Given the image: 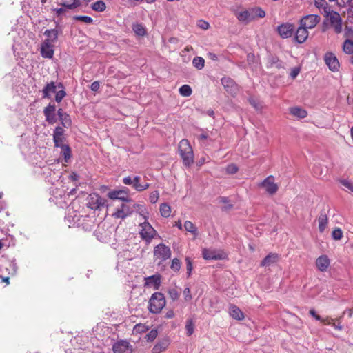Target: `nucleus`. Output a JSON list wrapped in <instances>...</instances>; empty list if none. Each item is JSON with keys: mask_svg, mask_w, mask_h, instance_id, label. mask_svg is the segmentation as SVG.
I'll return each mask as SVG.
<instances>
[{"mask_svg": "<svg viewBox=\"0 0 353 353\" xmlns=\"http://www.w3.org/2000/svg\"><path fill=\"white\" fill-rule=\"evenodd\" d=\"M114 353H132V348L126 341H120L113 345Z\"/></svg>", "mask_w": 353, "mask_h": 353, "instance_id": "14", "label": "nucleus"}, {"mask_svg": "<svg viewBox=\"0 0 353 353\" xmlns=\"http://www.w3.org/2000/svg\"><path fill=\"white\" fill-rule=\"evenodd\" d=\"M184 228L187 232L192 233L195 236H197V228L191 221H186L184 223Z\"/></svg>", "mask_w": 353, "mask_h": 353, "instance_id": "34", "label": "nucleus"}, {"mask_svg": "<svg viewBox=\"0 0 353 353\" xmlns=\"http://www.w3.org/2000/svg\"><path fill=\"white\" fill-rule=\"evenodd\" d=\"M341 183L345 188H347L351 192H353V183L347 180H342Z\"/></svg>", "mask_w": 353, "mask_h": 353, "instance_id": "57", "label": "nucleus"}, {"mask_svg": "<svg viewBox=\"0 0 353 353\" xmlns=\"http://www.w3.org/2000/svg\"><path fill=\"white\" fill-rule=\"evenodd\" d=\"M343 51L347 54H352L353 53V41L351 40H346L343 44Z\"/></svg>", "mask_w": 353, "mask_h": 353, "instance_id": "44", "label": "nucleus"}, {"mask_svg": "<svg viewBox=\"0 0 353 353\" xmlns=\"http://www.w3.org/2000/svg\"><path fill=\"white\" fill-rule=\"evenodd\" d=\"M147 330V327L145 325L142 324H137L134 327V330L137 332H144Z\"/></svg>", "mask_w": 353, "mask_h": 353, "instance_id": "56", "label": "nucleus"}, {"mask_svg": "<svg viewBox=\"0 0 353 353\" xmlns=\"http://www.w3.org/2000/svg\"><path fill=\"white\" fill-rule=\"evenodd\" d=\"M179 154L185 166H190L194 163V152L188 139H183L179 143Z\"/></svg>", "mask_w": 353, "mask_h": 353, "instance_id": "1", "label": "nucleus"}, {"mask_svg": "<svg viewBox=\"0 0 353 353\" xmlns=\"http://www.w3.org/2000/svg\"><path fill=\"white\" fill-rule=\"evenodd\" d=\"M108 196L111 199H119L121 201H129L128 194L123 190L112 191L108 192Z\"/></svg>", "mask_w": 353, "mask_h": 353, "instance_id": "24", "label": "nucleus"}, {"mask_svg": "<svg viewBox=\"0 0 353 353\" xmlns=\"http://www.w3.org/2000/svg\"><path fill=\"white\" fill-rule=\"evenodd\" d=\"M43 34L47 37L43 42L53 44L57 41L59 30L57 28L46 30Z\"/></svg>", "mask_w": 353, "mask_h": 353, "instance_id": "21", "label": "nucleus"}, {"mask_svg": "<svg viewBox=\"0 0 353 353\" xmlns=\"http://www.w3.org/2000/svg\"><path fill=\"white\" fill-rule=\"evenodd\" d=\"M252 20L256 17L263 18L265 16V12L261 8H254L251 9Z\"/></svg>", "mask_w": 353, "mask_h": 353, "instance_id": "36", "label": "nucleus"}, {"mask_svg": "<svg viewBox=\"0 0 353 353\" xmlns=\"http://www.w3.org/2000/svg\"><path fill=\"white\" fill-rule=\"evenodd\" d=\"M299 72H300V68H297V67H295V68L292 69L291 72H290V77L292 79H295L298 76Z\"/></svg>", "mask_w": 353, "mask_h": 353, "instance_id": "60", "label": "nucleus"}, {"mask_svg": "<svg viewBox=\"0 0 353 353\" xmlns=\"http://www.w3.org/2000/svg\"><path fill=\"white\" fill-rule=\"evenodd\" d=\"M186 334L190 336H191L194 330V323L192 319H188L185 323Z\"/></svg>", "mask_w": 353, "mask_h": 353, "instance_id": "43", "label": "nucleus"}, {"mask_svg": "<svg viewBox=\"0 0 353 353\" xmlns=\"http://www.w3.org/2000/svg\"><path fill=\"white\" fill-rule=\"evenodd\" d=\"M197 26L202 30H208L210 28L209 23L204 20L198 21Z\"/></svg>", "mask_w": 353, "mask_h": 353, "instance_id": "54", "label": "nucleus"}, {"mask_svg": "<svg viewBox=\"0 0 353 353\" xmlns=\"http://www.w3.org/2000/svg\"><path fill=\"white\" fill-rule=\"evenodd\" d=\"M226 170L229 174H234L238 171V168L234 164H230L228 165Z\"/></svg>", "mask_w": 353, "mask_h": 353, "instance_id": "58", "label": "nucleus"}, {"mask_svg": "<svg viewBox=\"0 0 353 353\" xmlns=\"http://www.w3.org/2000/svg\"><path fill=\"white\" fill-rule=\"evenodd\" d=\"M179 93L181 96L183 97H190L192 93V88L190 85H183L180 88H179Z\"/></svg>", "mask_w": 353, "mask_h": 353, "instance_id": "40", "label": "nucleus"}, {"mask_svg": "<svg viewBox=\"0 0 353 353\" xmlns=\"http://www.w3.org/2000/svg\"><path fill=\"white\" fill-rule=\"evenodd\" d=\"M54 45L43 42L41 47V54L44 58L51 59L54 55Z\"/></svg>", "mask_w": 353, "mask_h": 353, "instance_id": "19", "label": "nucleus"}, {"mask_svg": "<svg viewBox=\"0 0 353 353\" xmlns=\"http://www.w3.org/2000/svg\"><path fill=\"white\" fill-rule=\"evenodd\" d=\"M279 260V255L276 253H270L267 255L264 259L261 262V266L266 267L270 266L276 263Z\"/></svg>", "mask_w": 353, "mask_h": 353, "instance_id": "23", "label": "nucleus"}, {"mask_svg": "<svg viewBox=\"0 0 353 353\" xmlns=\"http://www.w3.org/2000/svg\"><path fill=\"white\" fill-rule=\"evenodd\" d=\"M290 112L292 115L299 118L303 119L307 117V113L306 110L299 107H293L290 109Z\"/></svg>", "mask_w": 353, "mask_h": 353, "instance_id": "30", "label": "nucleus"}, {"mask_svg": "<svg viewBox=\"0 0 353 353\" xmlns=\"http://www.w3.org/2000/svg\"><path fill=\"white\" fill-rule=\"evenodd\" d=\"M319 230L320 232H323L327 225V216L325 213L321 212L318 218Z\"/></svg>", "mask_w": 353, "mask_h": 353, "instance_id": "29", "label": "nucleus"}, {"mask_svg": "<svg viewBox=\"0 0 353 353\" xmlns=\"http://www.w3.org/2000/svg\"><path fill=\"white\" fill-rule=\"evenodd\" d=\"M183 296H184V299L186 301H190L192 299L190 289L189 288H185L184 289Z\"/></svg>", "mask_w": 353, "mask_h": 353, "instance_id": "55", "label": "nucleus"}, {"mask_svg": "<svg viewBox=\"0 0 353 353\" xmlns=\"http://www.w3.org/2000/svg\"><path fill=\"white\" fill-rule=\"evenodd\" d=\"M61 148V153L64 157L65 161L67 162L71 157V150L68 145H63L60 146Z\"/></svg>", "mask_w": 353, "mask_h": 353, "instance_id": "37", "label": "nucleus"}, {"mask_svg": "<svg viewBox=\"0 0 353 353\" xmlns=\"http://www.w3.org/2000/svg\"><path fill=\"white\" fill-rule=\"evenodd\" d=\"M64 132V130L61 127H57L54 130L53 133V141L54 143V145L57 148H59L61 145H65L63 143V134Z\"/></svg>", "mask_w": 353, "mask_h": 353, "instance_id": "18", "label": "nucleus"}, {"mask_svg": "<svg viewBox=\"0 0 353 353\" xmlns=\"http://www.w3.org/2000/svg\"><path fill=\"white\" fill-rule=\"evenodd\" d=\"M277 31L282 38H289L294 32V27L291 23H285L278 26Z\"/></svg>", "mask_w": 353, "mask_h": 353, "instance_id": "12", "label": "nucleus"}, {"mask_svg": "<svg viewBox=\"0 0 353 353\" xmlns=\"http://www.w3.org/2000/svg\"><path fill=\"white\" fill-rule=\"evenodd\" d=\"M134 208L132 204L122 203L120 208H118L113 213L112 216L117 219H125L132 214Z\"/></svg>", "mask_w": 353, "mask_h": 353, "instance_id": "8", "label": "nucleus"}, {"mask_svg": "<svg viewBox=\"0 0 353 353\" xmlns=\"http://www.w3.org/2000/svg\"><path fill=\"white\" fill-rule=\"evenodd\" d=\"M105 8V3L103 1H98L92 4V10L97 12H103Z\"/></svg>", "mask_w": 353, "mask_h": 353, "instance_id": "39", "label": "nucleus"}, {"mask_svg": "<svg viewBox=\"0 0 353 353\" xmlns=\"http://www.w3.org/2000/svg\"><path fill=\"white\" fill-rule=\"evenodd\" d=\"M259 186L263 188L270 194H274L278 190V185L274 183V178L272 175L265 178L259 184Z\"/></svg>", "mask_w": 353, "mask_h": 353, "instance_id": "9", "label": "nucleus"}, {"mask_svg": "<svg viewBox=\"0 0 353 353\" xmlns=\"http://www.w3.org/2000/svg\"><path fill=\"white\" fill-rule=\"evenodd\" d=\"M188 276H190L192 270V263L190 257L185 258Z\"/></svg>", "mask_w": 353, "mask_h": 353, "instance_id": "51", "label": "nucleus"}, {"mask_svg": "<svg viewBox=\"0 0 353 353\" xmlns=\"http://www.w3.org/2000/svg\"><path fill=\"white\" fill-rule=\"evenodd\" d=\"M324 60L330 70L333 72L337 71L339 68V62L336 57L332 52H327L325 54Z\"/></svg>", "mask_w": 353, "mask_h": 353, "instance_id": "11", "label": "nucleus"}, {"mask_svg": "<svg viewBox=\"0 0 353 353\" xmlns=\"http://www.w3.org/2000/svg\"><path fill=\"white\" fill-rule=\"evenodd\" d=\"M161 284V276L159 274H154L145 278L144 285L148 288H153L154 290H158Z\"/></svg>", "mask_w": 353, "mask_h": 353, "instance_id": "16", "label": "nucleus"}, {"mask_svg": "<svg viewBox=\"0 0 353 353\" xmlns=\"http://www.w3.org/2000/svg\"><path fill=\"white\" fill-rule=\"evenodd\" d=\"M59 119L63 127L69 128L71 125L72 122L69 114H68L67 113L65 114L64 116H63L62 117L59 118Z\"/></svg>", "mask_w": 353, "mask_h": 353, "instance_id": "45", "label": "nucleus"}, {"mask_svg": "<svg viewBox=\"0 0 353 353\" xmlns=\"http://www.w3.org/2000/svg\"><path fill=\"white\" fill-rule=\"evenodd\" d=\"M192 64L198 70H201L204 67L205 60L201 57H196L192 60Z\"/></svg>", "mask_w": 353, "mask_h": 353, "instance_id": "41", "label": "nucleus"}, {"mask_svg": "<svg viewBox=\"0 0 353 353\" xmlns=\"http://www.w3.org/2000/svg\"><path fill=\"white\" fill-rule=\"evenodd\" d=\"M170 268L174 272L179 271L181 268V262L179 259H178L177 258L173 259L172 261Z\"/></svg>", "mask_w": 353, "mask_h": 353, "instance_id": "47", "label": "nucleus"}, {"mask_svg": "<svg viewBox=\"0 0 353 353\" xmlns=\"http://www.w3.org/2000/svg\"><path fill=\"white\" fill-rule=\"evenodd\" d=\"M202 255L206 260H221L227 256L223 251L213 248H204L202 250Z\"/></svg>", "mask_w": 353, "mask_h": 353, "instance_id": "5", "label": "nucleus"}, {"mask_svg": "<svg viewBox=\"0 0 353 353\" xmlns=\"http://www.w3.org/2000/svg\"><path fill=\"white\" fill-rule=\"evenodd\" d=\"M332 326L334 329L339 330V331L343 330V326L341 325V323H339V322H336V321H333Z\"/></svg>", "mask_w": 353, "mask_h": 353, "instance_id": "64", "label": "nucleus"}, {"mask_svg": "<svg viewBox=\"0 0 353 353\" xmlns=\"http://www.w3.org/2000/svg\"><path fill=\"white\" fill-rule=\"evenodd\" d=\"M315 6L319 10H322L324 14L330 10L329 5L325 0H315Z\"/></svg>", "mask_w": 353, "mask_h": 353, "instance_id": "32", "label": "nucleus"}, {"mask_svg": "<svg viewBox=\"0 0 353 353\" xmlns=\"http://www.w3.org/2000/svg\"><path fill=\"white\" fill-rule=\"evenodd\" d=\"M139 214L143 216V218L146 220L148 218L149 213L147 211V209L145 208H141V210L139 212Z\"/></svg>", "mask_w": 353, "mask_h": 353, "instance_id": "61", "label": "nucleus"}, {"mask_svg": "<svg viewBox=\"0 0 353 353\" xmlns=\"http://www.w3.org/2000/svg\"><path fill=\"white\" fill-rule=\"evenodd\" d=\"M55 110V105L51 104H49L43 110V113L46 117V121L50 124H53L57 121L56 115L54 113Z\"/></svg>", "mask_w": 353, "mask_h": 353, "instance_id": "17", "label": "nucleus"}, {"mask_svg": "<svg viewBox=\"0 0 353 353\" xmlns=\"http://www.w3.org/2000/svg\"><path fill=\"white\" fill-rule=\"evenodd\" d=\"M166 303L164 295L161 292L154 293L149 301L148 309L151 313L158 314L165 307Z\"/></svg>", "mask_w": 353, "mask_h": 353, "instance_id": "2", "label": "nucleus"}, {"mask_svg": "<svg viewBox=\"0 0 353 353\" xmlns=\"http://www.w3.org/2000/svg\"><path fill=\"white\" fill-rule=\"evenodd\" d=\"M139 234L143 240L147 243H150L152 239L157 235V231L152 228V226L147 221L140 224Z\"/></svg>", "mask_w": 353, "mask_h": 353, "instance_id": "4", "label": "nucleus"}, {"mask_svg": "<svg viewBox=\"0 0 353 353\" xmlns=\"http://www.w3.org/2000/svg\"><path fill=\"white\" fill-rule=\"evenodd\" d=\"M105 203V199L97 194H91L88 197L87 206L92 210H99L104 206Z\"/></svg>", "mask_w": 353, "mask_h": 353, "instance_id": "7", "label": "nucleus"}, {"mask_svg": "<svg viewBox=\"0 0 353 353\" xmlns=\"http://www.w3.org/2000/svg\"><path fill=\"white\" fill-rule=\"evenodd\" d=\"M308 37L307 29L301 25L296 30L295 33V39L299 43H303Z\"/></svg>", "mask_w": 353, "mask_h": 353, "instance_id": "22", "label": "nucleus"}, {"mask_svg": "<svg viewBox=\"0 0 353 353\" xmlns=\"http://www.w3.org/2000/svg\"><path fill=\"white\" fill-rule=\"evenodd\" d=\"M168 293L173 301L177 300L179 297V292L174 288L169 290Z\"/></svg>", "mask_w": 353, "mask_h": 353, "instance_id": "52", "label": "nucleus"}, {"mask_svg": "<svg viewBox=\"0 0 353 353\" xmlns=\"http://www.w3.org/2000/svg\"><path fill=\"white\" fill-rule=\"evenodd\" d=\"M320 17L316 14H309L303 17L300 21V24L306 29L314 28L320 21Z\"/></svg>", "mask_w": 353, "mask_h": 353, "instance_id": "10", "label": "nucleus"}, {"mask_svg": "<svg viewBox=\"0 0 353 353\" xmlns=\"http://www.w3.org/2000/svg\"><path fill=\"white\" fill-rule=\"evenodd\" d=\"M330 21L332 26H334L335 32L339 33L342 30V23L340 14L331 10L324 14Z\"/></svg>", "mask_w": 353, "mask_h": 353, "instance_id": "6", "label": "nucleus"}, {"mask_svg": "<svg viewBox=\"0 0 353 353\" xmlns=\"http://www.w3.org/2000/svg\"><path fill=\"white\" fill-rule=\"evenodd\" d=\"M57 89V85L54 81L48 83L45 88L42 90L43 98H50V93L55 92Z\"/></svg>", "mask_w": 353, "mask_h": 353, "instance_id": "28", "label": "nucleus"}, {"mask_svg": "<svg viewBox=\"0 0 353 353\" xmlns=\"http://www.w3.org/2000/svg\"><path fill=\"white\" fill-rule=\"evenodd\" d=\"M332 236L334 240H340L343 237V232L340 228H336L333 230Z\"/></svg>", "mask_w": 353, "mask_h": 353, "instance_id": "49", "label": "nucleus"}, {"mask_svg": "<svg viewBox=\"0 0 353 353\" xmlns=\"http://www.w3.org/2000/svg\"><path fill=\"white\" fill-rule=\"evenodd\" d=\"M320 321L322 322L323 323H324L325 325H332L333 323V321H334V319L331 317H329V316H327L325 318L321 317V320H320Z\"/></svg>", "mask_w": 353, "mask_h": 353, "instance_id": "59", "label": "nucleus"}, {"mask_svg": "<svg viewBox=\"0 0 353 353\" xmlns=\"http://www.w3.org/2000/svg\"><path fill=\"white\" fill-rule=\"evenodd\" d=\"M73 19L77 21H83L85 23H92L93 22V19L88 16H74Z\"/></svg>", "mask_w": 353, "mask_h": 353, "instance_id": "48", "label": "nucleus"}, {"mask_svg": "<svg viewBox=\"0 0 353 353\" xmlns=\"http://www.w3.org/2000/svg\"><path fill=\"white\" fill-rule=\"evenodd\" d=\"M99 87L100 85L99 81H94L90 85V89L92 91H97L99 89Z\"/></svg>", "mask_w": 353, "mask_h": 353, "instance_id": "62", "label": "nucleus"}, {"mask_svg": "<svg viewBox=\"0 0 353 353\" xmlns=\"http://www.w3.org/2000/svg\"><path fill=\"white\" fill-rule=\"evenodd\" d=\"M140 176H137L133 179V186L137 191H143L149 187L148 183H140Z\"/></svg>", "mask_w": 353, "mask_h": 353, "instance_id": "31", "label": "nucleus"}, {"mask_svg": "<svg viewBox=\"0 0 353 353\" xmlns=\"http://www.w3.org/2000/svg\"><path fill=\"white\" fill-rule=\"evenodd\" d=\"M160 213L162 216L163 217H168L170 215L171 213V208L170 206L167 203H162L160 205Z\"/></svg>", "mask_w": 353, "mask_h": 353, "instance_id": "35", "label": "nucleus"}, {"mask_svg": "<svg viewBox=\"0 0 353 353\" xmlns=\"http://www.w3.org/2000/svg\"><path fill=\"white\" fill-rule=\"evenodd\" d=\"M219 203H223L225 205L223 206L224 210H229L232 208V205L229 203V200L227 197L222 196L219 199Z\"/></svg>", "mask_w": 353, "mask_h": 353, "instance_id": "46", "label": "nucleus"}, {"mask_svg": "<svg viewBox=\"0 0 353 353\" xmlns=\"http://www.w3.org/2000/svg\"><path fill=\"white\" fill-rule=\"evenodd\" d=\"M230 315L234 319L241 321L244 319V314L237 306L230 305L229 307Z\"/></svg>", "mask_w": 353, "mask_h": 353, "instance_id": "25", "label": "nucleus"}, {"mask_svg": "<svg viewBox=\"0 0 353 353\" xmlns=\"http://www.w3.org/2000/svg\"><path fill=\"white\" fill-rule=\"evenodd\" d=\"M316 266L317 269L324 272L327 271L330 265V261L327 255H321L316 259Z\"/></svg>", "mask_w": 353, "mask_h": 353, "instance_id": "15", "label": "nucleus"}, {"mask_svg": "<svg viewBox=\"0 0 353 353\" xmlns=\"http://www.w3.org/2000/svg\"><path fill=\"white\" fill-rule=\"evenodd\" d=\"M104 228V223L99 225L95 231V235L100 241L107 242L110 239L112 232L110 230H105Z\"/></svg>", "mask_w": 353, "mask_h": 353, "instance_id": "13", "label": "nucleus"}, {"mask_svg": "<svg viewBox=\"0 0 353 353\" xmlns=\"http://www.w3.org/2000/svg\"><path fill=\"white\" fill-rule=\"evenodd\" d=\"M159 194L157 191L152 192L149 197V200L152 203H156L159 199Z\"/></svg>", "mask_w": 353, "mask_h": 353, "instance_id": "53", "label": "nucleus"}, {"mask_svg": "<svg viewBox=\"0 0 353 353\" xmlns=\"http://www.w3.org/2000/svg\"><path fill=\"white\" fill-rule=\"evenodd\" d=\"M57 86L58 88L62 89L61 90L57 92L55 95L56 101L57 103H60L62 101V99L65 97L66 92L63 90L64 87L62 83H59Z\"/></svg>", "mask_w": 353, "mask_h": 353, "instance_id": "42", "label": "nucleus"}, {"mask_svg": "<svg viewBox=\"0 0 353 353\" xmlns=\"http://www.w3.org/2000/svg\"><path fill=\"white\" fill-rule=\"evenodd\" d=\"M171 256L170 248L163 243H160L154 248V261L158 265L169 259Z\"/></svg>", "mask_w": 353, "mask_h": 353, "instance_id": "3", "label": "nucleus"}, {"mask_svg": "<svg viewBox=\"0 0 353 353\" xmlns=\"http://www.w3.org/2000/svg\"><path fill=\"white\" fill-rule=\"evenodd\" d=\"M248 101L250 105L255 108L256 110H261L263 109L262 103L257 99L250 97L248 98Z\"/></svg>", "mask_w": 353, "mask_h": 353, "instance_id": "38", "label": "nucleus"}, {"mask_svg": "<svg viewBox=\"0 0 353 353\" xmlns=\"http://www.w3.org/2000/svg\"><path fill=\"white\" fill-rule=\"evenodd\" d=\"M237 19L242 22H249L252 21V16L251 9L249 10H245L241 12H239L236 14Z\"/></svg>", "mask_w": 353, "mask_h": 353, "instance_id": "27", "label": "nucleus"}, {"mask_svg": "<svg viewBox=\"0 0 353 353\" xmlns=\"http://www.w3.org/2000/svg\"><path fill=\"white\" fill-rule=\"evenodd\" d=\"M157 330H152L146 334L145 339L148 341H152L157 336Z\"/></svg>", "mask_w": 353, "mask_h": 353, "instance_id": "50", "label": "nucleus"}, {"mask_svg": "<svg viewBox=\"0 0 353 353\" xmlns=\"http://www.w3.org/2000/svg\"><path fill=\"white\" fill-rule=\"evenodd\" d=\"M310 314L316 320L320 321L321 320V316L319 314H316V312L314 310H310Z\"/></svg>", "mask_w": 353, "mask_h": 353, "instance_id": "63", "label": "nucleus"}, {"mask_svg": "<svg viewBox=\"0 0 353 353\" xmlns=\"http://www.w3.org/2000/svg\"><path fill=\"white\" fill-rule=\"evenodd\" d=\"M221 81L222 85L225 88L227 92H230L232 94L236 93L237 85L232 79L228 77H223L221 79Z\"/></svg>", "mask_w": 353, "mask_h": 353, "instance_id": "20", "label": "nucleus"}, {"mask_svg": "<svg viewBox=\"0 0 353 353\" xmlns=\"http://www.w3.org/2000/svg\"><path fill=\"white\" fill-rule=\"evenodd\" d=\"M61 5L70 10H74L81 5V0H61Z\"/></svg>", "mask_w": 353, "mask_h": 353, "instance_id": "26", "label": "nucleus"}, {"mask_svg": "<svg viewBox=\"0 0 353 353\" xmlns=\"http://www.w3.org/2000/svg\"><path fill=\"white\" fill-rule=\"evenodd\" d=\"M132 30L138 36L143 37L146 34V30L145 27L141 23L133 24Z\"/></svg>", "mask_w": 353, "mask_h": 353, "instance_id": "33", "label": "nucleus"}]
</instances>
